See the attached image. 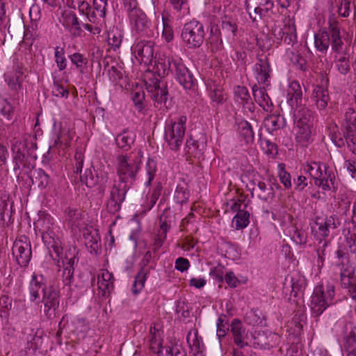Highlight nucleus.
<instances>
[{
  "mask_svg": "<svg viewBox=\"0 0 356 356\" xmlns=\"http://www.w3.org/2000/svg\"><path fill=\"white\" fill-rule=\"evenodd\" d=\"M328 27L320 30L314 35L315 47L321 53H326L331 45L334 56V67L343 75L350 72V55L346 51H342L343 42L341 35L339 23L334 15L329 17Z\"/></svg>",
  "mask_w": 356,
  "mask_h": 356,
  "instance_id": "1",
  "label": "nucleus"
},
{
  "mask_svg": "<svg viewBox=\"0 0 356 356\" xmlns=\"http://www.w3.org/2000/svg\"><path fill=\"white\" fill-rule=\"evenodd\" d=\"M37 147L35 139L28 134L14 137L10 140L13 170L18 176L22 170L30 169L29 158L37 159L34 153Z\"/></svg>",
  "mask_w": 356,
  "mask_h": 356,
  "instance_id": "2",
  "label": "nucleus"
},
{
  "mask_svg": "<svg viewBox=\"0 0 356 356\" xmlns=\"http://www.w3.org/2000/svg\"><path fill=\"white\" fill-rule=\"evenodd\" d=\"M42 241L49 250L50 257L57 261V266L60 270L61 266H74L77 263L79 258L76 257L78 250L72 246L63 253L62 242L53 229H48L42 234Z\"/></svg>",
  "mask_w": 356,
  "mask_h": 356,
  "instance_id": "3",
  "label": "nucleus"
},
{
  "mask_svg": "<svg viewBox=\"0 0 356 356\" xmlns=\"http://www.w3.org/2000/svg\"><path fill=\"white\" fill-rule=\"evenodd\" d=\"M332 140L338 147L346 145L350 152L356 154V111L349 108L346 112L341 132L334 134Z\"/></svg>",
  "mask_w": 356,
  "mask_h": 356,
  "instance_id": "4",
  "label": "nucleus"
},
{
  "mask_svg": "<svg viewBox=\"0 0 356 356\" xmlns=\"http://www.w3.org/2000/svg\"><path fill=\"white\" fill-rule=\"evenodd\" d=\"M293 121L296 130V141L302 146H307L312 140L313 112L305 106H297L293 112Z\"/></svg>",
  "mask_w": 356,
  "mask_h": 356,
  "instance_id": "5",
  "label": "nucleus"
},
{
  "mask_svg": "<svg viewBox=\"0 0 356 356\" xmlns=\"http://www.w3.org/2000/svg\"><path fill=\"white\" fill-rule=\"evenodd\" d=\"M334 287L332 284H321L315 287L311 298L312 314L318 318L323 312L333 304Z\"/></svg>",
  "mask_w": 356,
  "mask_h": 356,
  "instance_id": "6",
  "label": "nucleus"
},
{
  "mask_svg": "<svg viewBox=\"0 0 356 356\" xmlns=\"http://www.w3.org/2000/svg\"><path fill=\"white\" fill-rule=\"evenodd\" d=\"M140 168V161L137 157L120 154L116 157V172L118 181L132 184Z\"/></svg>",
  "mask_w": 356,
  "mask_h": 356,
  "instance_id": "7",
  "label": "nucleus"
},
{
  "mask_svg": "<svg viewBox=\"0 0 356 356\" xmlns=\"http://www.w3.org/2000/svg\"><path fill=\"white\" fill-rule=\"evenodd\" d=\"M186 121V116L181 115L175 120H170L166 124L165 140L170 149L177 151L182 145L185 138Z\"/></svg>",
  "mask_w": 356,
  "mask_h": 356,
  "instance_id": "8",
  "label": "nucleus"
},
{
  "mask_svg": "<svg viewBox=\"0 0 356 356\" xmlns=\"http://www.w3.org/2000/svg\"><path fill=\"white\" fill-rule=\"evenodd\" d=\"M339 225V220L335 215L316 216L314 225L311 227L312 233L316 240L322 243L327 241L330 231L335 229Z\"/></svg>",
  "mask_w": 356,
  "mask_h": 356,
  "instance_id": "9",
  "label": "nucleus"
},
{
  "mask_svg": "<svg viewBox=\"0 0 356 356\" xmlns=\"http://www.w3.org/2000/svg\"><path fill=\"white\" fill-rule=\"evenodd\" d=\"M204 36L203 24L195 20L185 24L181 31V38L190 48L200 47L204 42Z\"/></svg>",
  "mask_w": 356,
  "mask_h": 356,
  "instance_id": "10",
  "label": "nucleus"
},
{
  "mask_svg": "<svg viewBox=\"0 0 356 356\" xmlns=\"http://www.w3.org/2000/svg\"><path fill=\"white\" fill-rule=\"evenodd\" d=\"M127 10L129 12V18L134 30L139 35L148 38L153 36L151 22L143 11L135 7L134 3L129 5Z\"/></svg>",
  "mask_w": 356,
  "mask_h": 356,
  "instance_id": "11",
  "label": "nucleus"
},
{
  "mask_svg": "<svg viewBox=\"0 0 356 356\" xmlns=\"http://www.w3.org/2000/svg\"><path fill=\"white\" fill-rule=\"evenodd\" d=\"M169 67L175 79L184 88L190 90L195 85L196 79L180 58L169 59Z\"/></svg>",
  "mask_w": 356,
  "mask_h": 356,
  "instance_id": "12",
  "label": "nucleus"
},
{
  "mask_svg": "<svg viewBox=\"0 0 356 356\" xmlns=\"http://www.w3.org/2000/svg\"><path fill=\"white\" fill-rule=\"evenodd\" d=\"M130 184L120 181H115L110 191V197L106 202L107 211L113 214L121 209Z\"/></svg>",
  "mask_w": 356,
  "mask_h": 356,
  "instance_id": "13",
  "label": "nucleus"
},
{
  "mask_svg": "<svg viewBox=\"0 0 356 356\" xmlns=\"http://www.w3.org/2000/svg\"><path fill=\"white\" fill-rule=\"evenodd\" d=\"M12 252L17 263L22 267H26L32 257L30 240L25 236H21L13 243Z\"/></svg>",
  "mask_w": 356,
  "mask_h": 356,
  "instance_id": "14",
  "label": "nucleus"
},
{
  "mask_svg": "<svg viewBox=\"0 0 356 356\" xmlns=\"http://www.w3.org/2000/svg\"><path fill=\"white\" fill-rule=\"evenodd\" d=\"M145 85L148 92L151 94V98L155 103L166 104L168 96L166 82L154 76L145 81Z\"/></svg>",
  "mask_w": 356,
  "mask_h": 356,
  "instance_id": "15",
  "label": "nucleus"
},
{
  "mask_svg": "<svg viewBox=\"0 0 356 356\" xmlns=\"http://www.w3.org/2000/svg\"><path fill=\"white\" fill-rule=\"evenodd\" d=\"M255 78L259 84L265 86L270 85V74L272 69L267 56L261 54L257 56V62L254 66Z\"/></svg>",
  "mask_w": 356,
  "mask_h": 356,
  "instance_id": "16",
  "label": "nucleus"
},
{
  "mask_svg": "<svg viewBox=\"0 0 356 356\" xmlns=\"http://www.w3.org/2000/svg\"><path fill=\"white\" fill-rule=\"evenodd\" d=\"M136 59L145 65H149L154 59V43L152 41L141 40L133 47Z\"/></svg>",
  "mask_w": 356,
  "mask_h": 356,
  "instance_id": "17",
  "label": "nucleus"
},
{
  "mask_svg": "<svg viewBox=\"0 0 356 356\" xmlns=\"http://www.w3.org/2000/svg\"><path fill=\"white\" fill-rule=\"evenodd\" d=\"M47 289L45 277L41 274L33 273L29 286L30 301L35 302L40 298V293L43 294Z\"/></svg>",
  "mask_w": 356,
  "mask_h": 356,
  "instance_id": "18",
  "label": "nucleus"
},
{
  "mask_svg": "<svg viewBox=\"0 0 356 356\" xmlns=\"http://www.w3.org/2000/svg\"><path fill=\"white\" fill-rule=\"evenodd\" d=\"M230 330L234 342L238 348H243L248 345V343L245 341V339L247 337L245 328L239 319H233L230 325Z\"/></svg>",
  "mask_w": 356,
  "mask_h": 356,
  "instance_id": "19",
  "label": "nucleus"
},
{
  "mask_svg": "<svg viewBox=\"0 0 356 356\" xmlns=\"http://www.w3.org/2000/svg\"><path fill=\"white\" fill-rule=\"evenodd\" d=\"M97 284L102 296L108 295L114 288V277L107 270H102L98 275Z\"/></svg>",
  "mask_w": 356,
  "mask_h": 356,
  "instance_id": "20",
  "label": "nucleus"
},
{
  "mask_svg": "<svg viewBox=\"0 0 356 356\" xmlns=\"http://www.w3.org/2000/svg\"><path fill=\"white\" fill-rule=\"evenodd\" d=\"M311 99L318 109H325L330 101L327 88L322 86H316L312 91Z\"/></svg>",
  "mask_w": 356,
  "mask_h": 356,
  "instance_id": "21",
  "label": "nucleus"
},
{
  "mask_svg": "<svg viewBox=\"0 0 356 356\" xmlns=\"http://www.w3.org/2000/svg\"><path fill=\"white\" fill-rule=\"evenodd\" d=\"M343 347L348 356H356V327L346 326L343 337Z\"/></svg>",
  "mask_w": 356,
  "mask_h": 356,
  "instance_id": "22",
  "label": "nucleus"
},
{
  "mask_svg": "<svg viewBox=\"0 0 356 356\" xmlns=\"http://www.w3.org/2000/svg\"><path fill=\"white\" fill-rule=\"evenodd\" d=\"M265 86L263 87H259L257 85H254L252 87V94L254 100L266 111L271 110L273 107V102L266 93Z\"/></svg>",
  "mask_w": 356,
  "mask_h": 356,
  "instance_id": "23",
  "label": "nucleus"
},
{
  "mask_svg": "<svg viewBox=\"0 0 356 356\" xmlns=\"http://www.w3.org/2000/svg\"><path fill=\"white\" fill-rule=\"evenodd\" d=\"M136 140V134L128 129H124L117 135L115 143L117 146L124 151H128L131 148Z\"/></svg>",
  "mask_w": 356,
  "mask_h": 356,
  "instance_id": "24",
  "label": "nucleus"
},
{
  "mask_svg": "<svg viewBox=\"0 0 356 356\" xmlns=\"http://www.w3.org/2000/svg\"><path fill=\"white\" fill-rule=\"evenodd\" d=\"M302 97V87L297 81H293L287 90V102L291 106H298Z\"/></svg>",
  "mask_w": 356,
  "mask_h": 356,
  "instance_id": "25",
  "label": "nucleus"
},
{
  "mask_svg": "<svg viewBox=\"0 0 356 356\" xmlns=\"http://www.w3.org/2000/svg\"><path fill=\"white\" fill-rule=\"evenodd\" d=\"M208 43L210 44L211 51L213 52L220 51L223 49L222 33L218 25H211Z\"/></svg>",
  "mask_w": 356,
  "mask_h": 356,
  "instance_id": "26",
  "label": "nucleus"
},
{
  "mask_svg": "<svg viewBox=\"0 0 356 356\" xmlns=\"http://www.w3.org/2000/svg\"><path fill=\"white\" fill-rule=\"evenodd\" d=\"M86 246L91 254H97L101 250L100 236L97 231L87 232L83 234Z\"/></svg>",
  "mask_w": 356,
  "mask_h": 356,
  "instance_id": "27",
  "label": "nucleus"
},
{
  "mask_svg": "<svg viewBox=\"0 0 356 356\" xmlns=\"http://www.w3.org/2000/svg\"><path fill=\"white\" fill-rule=\"evenodd\" d=\"M264 124L269 132H273L283 129L286 126V120L281 115H271L265 118Z\"/></svg>",
  "mask_w": 356,
  "mask_h": 356,
  "instance_id": "28",
  "label": "nucleus"
},
{
  "mask_svg": "<svg viewBox=\"0 0 356 356\" xmlns=\"http://www.w3.org/2000/svg\"><path fill=\"white\" fill-rule=\"evenodd\" d=\"M148 340L150 350L154 353H156L160 356L162 348V339L159 330L155 325L150 327Z\"/></svg>",
  "mask_w": 356,
  "mask_h": 356,
  "instance_id": "29",
  "label": "nucleus"
},
{
  "mask_svg": "<svg viewBox=\"0 0 356 356\" xmlns=\"http://www.w3.org/2000/svg\"><path fill=\"white\" fill-rule=\"evenodd\" d=\"M258 197L265 202L271 201L275 197V192L273 186L264 181H257V187L254 191Z\"/></svg>",
  "mask_w": 356,
  "mask_h": 356,
  "instance_id": "30",
  "label": "nucleus"
},
{
  "mask_svg": "<svg viewBox=\"0 0 356 356\" xmlns=\"http://www.w3.org/2000/svg\"><path fill=\"white\" fill-rule=\"evenodd\" d=\"M30 179L33 184L41 189L45 188L50 182L49 175L41 168L34 170L30 175Z\"/></svg>",
  "mask_w": 356,
  "mask_h": 356,
  "instance_id": "31",
  "label": "nucleus"
},
{
  "mask_svg": "<svg viewBox=\"0 0 356 356\" xmlns=\"http://www.w3.org/2000/svg\"><path fill=\"white\" fill-rule=\"evenodd\" d=\"M186 341L191 350L195 352V355L203 351L204 343L202 337L198 336L197 330H191L187 334Z\"/></svg>",
  "mask_w": 356,
  "mask_h": 356,
  "instance_id": "32",
  "label": "nucleus"
},
{
  "mask_svg": "<svg viewBox=\"0 0 356 356\" xmlns=\"http://www.w3.org/2000/svg\"><path fill=\"white\" fill-rule=\"evenodd\" d=\"M323 168L324 173L322 177L314 180V184L324 191H329L334 185V176L331 171L328 170V167L326 165H323Z\"/></svg>",
  "mask_w": 356,
  "mask_h": 356,
  "instance_id": "33",
  "label": "nucleus"
},
{
  "mask_svg": "<svg viewBox=\"0 0 356 356\" xmlns=\"http://www.w3.org/2000/svg\"><path fill=\"white\" fill-rule=\"evenodd\" d=\"M72 139V136L69 129H60L53 145L50 146V147L67 148L70 147Z\"/></svg>",
  "mask_w": 356,
  "mask_h": 356,
  "instance_id": "34",
  "label": "nucleus"
},
{
  "mask_svg": "<svg viewBox=\"0 0 356 356\" xmlns=\"http://www.w3.org/2000/svg\"><path fill=\"white\" fill-rule=\"evenodd\" d=\"M234 95L237 98V101L238 99L241 100L240 103L243 104H246L245 108H248L250 111L253 112L254 106L252 102H250L251 98L247 88L245 86H237L234 89Z\"/></svg>",
  "mask_w": 356,
  "mask_h": 356,
  "instance_id": "35",
  "label": "nucleus"
},
{
  "mask_svg": "<svg viewBox=\"0 0 356 356\" xmlns=\"http://www.w3.org/2000/svg\"><path fill=\"white\" fill-rule=\"evenodd\" d=\"M222 32L227 40H234L236 35L238 27L236 23L229 19H223L221 23Z\"/></svg>",
  "mask_w": 356,
  "mask_h": 356,
  "instance_id": "36",
  "label": "nucleus"
},
{
  "mask_svg": "<svg viewBox=\"0 0 356 356\" xmlns=\"http://www.w3.org/2000/svg\"><path fill=\"white\" fill-rule=\"evenodd\" d=\"M238 131L240 136L244 139L247 144L254 141V133L252 124L248 121H242L238 123Z\"/></svg>",
  "mask_w": 356,
  "mask_h": 356,
  "instance_id": "37",
  "label": "nucleus"
},
{
  "mask_svg": "<svg viewBox=\"0 0 356 356\" xmlns=\"http://www.w3.org/2000/svg\"><path fill=\"white\" fill-rule=\"evenodd\" d=\"M147 273V270L143 267L136 275L135 280L132 286V291L135 295L138 294L144 288Z\"/></svg>",
  "mask_w": 356,
  "mask_h": 356,
  "instance_id": "38",
  "label": "nucleus"
},
{
  "mask_svg": "<svg viewBox=\"0 0 356 356\" xmlns=\"http://www.w3.org/2000/svg\"><path fill=\"white\" fill-rule=\"evenodd\" d=\"M264 320V316L258 310L252 309L248 312L244 316L245 322L252 326L262 325Z\"/></svg>",
  "mask_w": 356,
  "mask_h": 356,
  "instance_id": "39",
  "label": "nucleus"
},
{
  "mask_svg": "<svg viewBox=\"0 0 356 356\" xmlns=\"http://www.w3.org/2000/svg\"><path fill=\"white\" fill-rule=\"evenodd\" d=\"M94 172L95 170L86 169L83 175H80L81 181L89 188H92L99 183V175Z\"/></svg>",
  "mask_w": 356,
  "mask_h": 356,
  "instance_id": "40",
  "label": "nucleus"
},
{
  "mask_svg": "<svg viewBox=\"0 0 356 356\" xmlns=\"http://www.w3.org/2000/svg\"><path fill=\"white\" fill-rule=\"evenodd\" d=\"M42 302H60L59 290L54 286L50 285L42 294Z\"/></svg>",
  "mask_w": 356,
  "mask_h": 356,
  "instance_id": "41",
  "label": "nucleus"
},
{
  "mask_svg": "<svg viewBox=\"0 0 356 356\" xmlns=\"http://www.w3.org/2000/svg\"><path fill=\"white\" fill-rule=\"evenodd\" d=\"M323 165L325 164L319 162H312L310 164H307L304 170L316 180L317 178L322 177V175L324 173Z\"/></svg>",
  "mask_w": 356,
  "mask_h": 356,
  "instance_id": "42",
  "label": "nucleus"
},
{
  "mask_svg": "<svg viewBox=\"0 0 356 356\" xmlns=\"http://www.w3.org/2000/svg\"><path fill=\"white\" fill-rule=\"evenodd\" d=\"M107 41L108 44L116 49L121 45L122 41V35L118 29H113L108 33Z\"/></svg>",
  "mask_w": 356,
  "mask_h": 356,
  "instance_id": "43",
  "label": "nucleus"
},
{
  "mask_svg": "<svg viewBox=\"0 0 356 356\" xmlns=\"http://www.w3.org/2000/svg\"><path fill=\"white\" fill-rule=\"evenodd\" d=\"M250 213L248 211H238L235 216L233 218V222H235L236 229H242L246 227L250 221Z\"/></svg>",
  "mask_w": 356,
  "mask_h": 356,
  "instance_id": "44",
  "label": "nucleus"
},
{
  "mask_svg": "<svg viewBox=\"0 0 356 356\" xmlns=\"http://www.w3.org/2000/svg\"><path fill=\"white\" fill-rule=\"evenodd\" d=\"M285 36L284 42L288 45L293 46L297 42L296 28L293 23H289L285 25Z\"/></svg>",
  "mask_w": 356,
  "mask_h": 356,
  "instance_id": "45",
  "label": "nucleus"
},
{
  "mask_svg": "<svg viewBox=\"0 0 356 356\" xmlns=\"http://www.w3.org/2000/svg\"><path fill=\"white\" fill-rule=\"evenodd\" d=\"M306 286L305 281L303 278H291V296L294 298L298 297L300 294H302L303 291Z\"/></svg>",
  "mask_w": 356,
  "mask_h": 356,
  "instance_id": "46",
  "label": "nucleus"
},
{
  "mask_svg": "<svg viewBox=\"0 0 356 356\" xmlns=\"http://www.w3.org/2000/svg\"><path fill=\"white\" fill-rule=\"evenodd\" d=\"M170 228V225L166 222H163L160 225V229L154 239V249H159L165 239L166 238L167 232Z\"/></svg>",
  "mask_w": 356,
  "mask_h": 356,
  "instance_id": "47",
  "label": "nucleus"
},
{
  "mask_svg": "<svg viewBox=\"0 0 356 356\" xmlns=\"http://www.w3.org/2000/svg\"><path fill=\"white\" fill-rule=\"evenodd\" d=\"M43 306L40 307V310L43 312L44 316L48 319H53L56 318L58 307L59 303L57 302H42Z\"/></svg>",
  "mask_w": 356,
  "mask_h": 356,
  "instance_id": "48",
  "label": "nucleus"
},
{
  "mask_svg": "<svg viewBox=\"0 0 356 356\" xmlns=\"http://www.w3.org/2000/svg\"><path fill=\"white\" fill-rule=\"evenodd\" d=\"M0 113L2 115L0 120L2 121L3 123L10 122L14 115L13 106L5 99L3 100L2 107L0 109Z\"/></svg>",
  "mask_w": 356,
  "mask_h": 356,
  "instance_id": "49",
  "label": "nucleus"
},
{
  "mask_svg": "<svg viewBox=\"0 0 356 356\" xmlns=\"http://www.w3.org/2000/svg\"><path fill=\"white\" fill-rule=\"evenodd\" d=\"M289 58L291 62L298 68L302 71H305L306 60L298 53L293 51H290L289 53Z\"/></svg>",
  "mask_w": 356,
  "mask_h": 356,
  "instance_id": "50",
  "label": "nucleus"
},
{
  "mask_svg": "<svg viewBox=\"0 0 356 356\" xmlns=\"http://www.w3.org/2000/svg\"><path fill=\"white\" fill-rule=\"evenodd\" d=\"M131 99L134 102L136 109L138 112H142L145 107V93L143 90L133 91L131 92Z\"/></svg>",
  "mask_w": 356,
  "mask_h": 356,
  "instance_id": "51",
  "label": "nucleus"
},
{
  "mask_svg": "<svg viewBox=\"0 0 356 356\" xmlns=\"http://www.w3.org/2000/svg\"><path fill=\"white\" fill-rule=\"evenodd\" d=\"M145 168L147 175V181L145 182V185L149 186L156 175L157 170L156 161L153 159H149L147 162Z\"/></svg>",
  "mask_w": 356,
  "mask_h": 356,
  "instance_id": "52",
  "label": "nucleus"
},
{
  "mask_svg": "<svg viewBox=\"0 0 356 356\" xmlns=\"http://www.w3.org/2000/svg\"><path fill=\"white\" fill-rule=\"evenodd\" d=\"M170 58H169L168 59L167 63L162 60H158L155 64L154 68V73H156L161 79L168 75L169 72H171V70L169 67V59Z\"/></svg>",
  "mask_w": 356,
  "mask_h": 356,
  "instance_id": "53",
  "label": "nucleus"
},
{
  "mask_svg": "<svg viewBox=\"0 0 356 356\" xmlns=\"http://www.w3.org/2000/svg\"><path fill=\"white\" fill-rule=\"evenodd\" d=\"M189 197V193L186 188V186H177L175 193V201L180 204H183L184 203H186Z\"/></svg>",
  "mask_w": 356,
  "mask_h": 356,
  "instance_id": "54",
  "label": "nucleus"
},
{
  "mask_svg": "<svg viewBox=\"0 0 356 356\" xmlns=\"http://www.w3.org/2000/svg\"><path fill=\"white\" fill-rule=\"evenodd\" d=\"M22 80V74L16 72L14 75L8 79V85L12 90L17 92L21 89Z\"/></svg>",
  "mask_w": 356,
  "mask_h": 356,
  "instance_id": "55",
  "label": "nucleus"
},
{
  "mask_svg": "<svg viewBox=\"0 0 356 356\" xmlns=\"http://www.w3.org/2000/svg\"><path fill=\"white\" fill-rule=\"evenodd\" d=\"M64 54L65 51L63 48H60L59 47L55 48L56 63L60 71L65 70L67 66V60Z\"/></svg>",
  "mask_w": 356,
  "mask_h": 356,
  "instance_id": "56",
  "label": "nucleus"
},
{
  "mask_svg": "<svg viewBox=\"0 0 356 356\" xmlns=\"http://www.w3.org/2000/svg\"><path fill=\"white\" fill-rule=\"evenodd\" d=\"M63 16L65 18L66 22L70 23L75 28L76 31H78V33H80L81 29L76 14L72 11H65L63 13Z\"/></svg>",
  "mask_w": 356,
  "mask_h": 356,
  "instance_id": "57",
  "label": "nucleus"
},
{
  "mask_svg": "<svg viewBox=\"0 0 356 356\" xmlns=\"http://www.w3.org/2000/svg\"><path fill=\"white\" fill-rule=\"evenodd\" d=\"M67 219L71 222L72 225H76L81 219V214L79 210L76 209L67 208L65 210Z\"/></svg>",
  "mask_w": 356,
  "mask_h": 356,
  "instance_id": "58",
  "label": "nucleus"
},
{
  "mask_svg": "<svg viewBox=\"0 0 356 356\" xmlns=\"http://www.w3.org/2000/svg\"><path fill=\"white\" fill-rule=\"evenodd\" d=\"M107 0H93V7L97 15L102 18L105 17Z\"/></svg>",
  "mask_w": 356,
  "mask_h": 356,
  "instance_id": "59",
  "label": "nucleus"
},
{
  "mask_svg": "<svg viewBox=\"0 0 356 356\" xmlns=\"http://www.w3.org/2000/svg\"><path fill=\"white\" fill-rule=\"evenodd\" d=\"M291 239L298 245L305 244L307 242V233L305 231L295 228L291 234Z\"/></svg>",
  "mask_w": 356,
  "mask_h": 356,
  "instance_id": "60",
  "label": "nucleus"
},
{
  "mask_svg": "<svg viewBox=\"0 0 356 356\" xmlns=\"http://www.w3.org/2000/svg\"><path fill=\"white\" fill-rule=\"evenodd\" d=\"M63 268V282L65 285H70L74 277V268L72 266H62Z\"/></svg>",
  "mask_w": 356,
  "mask_h": 356,
  "instance_id": "61",
  "label": "nucleus"
},
{
  "mask_svg": "<svg viewBox=\"0 0 356 356\" xmlns=\"http://www.w3.org/2000/svg\"><path fill=\"white\" fill-rule=\"evenodd\" d=\"M229 327L227 326V323H224L223 318L222 317H219L217 322L216 334L220 341L222 338L226 336Z\"/></svg>",
  "mask_w": 356,
  "mask_h": 356,
  "instance_id": "62",
  "label": "nucleus"
},
{
  "mask_svg": "<svg viewBox=\"0 0 356 356\" xmlns=\"http://www.w3.org/2000/svg\"><path fill=\"white\" fill-rule=\"evenodd\" d=\"M108 76L112 82L117 83L122 79L123 74L121 70H119L116 66L113 65L108 69Z\"/></svg>",
  "mask_w": 356,
  "mask_h": 356,
  "instance_id": "63",
  "label": "nucleus"
},
{
  "mask_svg": "<svg viewBox=\"0 0 356 356\" xmlns=\"http://www.w3.org/2000/svg\"><path fill=\"white\" fill-rule=\"evenodd\" d=\"M52 93L57 97H67L69 95L68 90L65 88L63 86L57 81H54L52 88Z\"/></svg>",
  "mask_w": 356,
  "mask_h": 356,
  "instance_id": "64",
  "label": "nucleus"
}]
</instances>
